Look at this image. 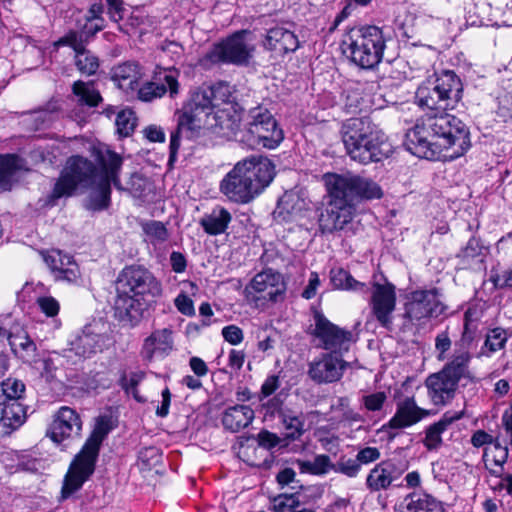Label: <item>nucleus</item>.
I'll return each instance as SVG.
<instances>
[{
	"instance_id": "obj_9",
	"label": "nucleus",
	"mask_w": 512,
	"mask_h": 512,
	"mask_svg": "<svg viewBox=\"0 0 512 512\" xmlns=\"http://www.w3.org/2000/svg\"><path fill=\"white\" fill-rule=\"evenodd\" d=\"M94 182L95 167L92 160L80 154L71 155L45 197L44 206L52 208L60 199L74 196L80 186L87 187Z\"/></svg>"
},
{
	"instance_id": "obj_43",
	"label": "nucleus",
	"mask_w": 512,
	"mask_h": 512,
	"mask_svg": "<svg viewBox=\"0 0 512 512\" xmlns=\"http://www.w3.org/2000/svg\"><path fill=\"white\" fill-rule=\"evenodd\" d=\"M473 312L468 309L464 313V324L461 338L455 343L456 349L467 350L474 341L478 332V322L472 318Z\"/></svg>"
},
{
	"instance_id": "obj_47",
	"label": "nucleus",
	"mask_w": 512,
	"mask_h": 512,
	"mask_svg": "<svg viewBox=\"0 0 512 512\" xmlns=\"http://www.w3.org/2000/svg\"><path fill=\"white\" fill-rule=\"evenodd\" d=\"M75 66L82 75L92 76L97 73L100 62L99 58L86 48L82 55H75Z\"/></svg>"
},
{
	"instance_id": "obj_63",
	"label": "nucleus",
	"mask_w": 512,
	"mask_h": 512,
	"mask_svg": "<svg viewBox=\"0 0 512 512\" xmlns=\"http://www.w3.org/2000/svg\"><path fill=\"white\" fill-rule=\"evenodd\" d=\"M222 336L224 340L231 345H238L244 339L243 330L235 324H230L223 327Z\"/></svg>"
},
{
	"instance_id": "obj_24",
	"label": "nucleus",
	"mask_w": 512,
	"mask_h": 512,
	"mask_svg": "<svg viewBox=\"0 0 512 512\" xmlns=\"http://www.w3.org/2000/svg\"><path fill=\"white\" fill-rule=\"evenodd\" d=\"M306 202L295 193H284L273 211L274 219L279 223H291L304 216Z\"/></svg>"
},
{
	"instance_id": "obj_16",
	"label": "nucleus",
	"mask_w": 512,
	"mask_h": 512,
	"mask_svg": "<svg viewBox=\"0 0 512 512\" xmlns=\"http://www.w3.org/2000/svg\"><path fill=\"white\" fill-rule=\"evenodd\" d=\"M370 299L372 315L383 328L390 330L393 324L392 314L396 307V288L391 282L372 284Z\"/></svg>"
},
{
	"instance_id": "obj_2",
	"label": "nucleus",
	"mask_w": 512,
	"mask_h": 512,
	"mask_svg": "<svg viewBox=\"0 0 512 512\" xmlns=\"http://www.w3.org/2000/svg\"><path fill=\"white\" fill-rule=\"evenodd\" d=\"M323 179L327 202L318 214V226L322 234L342 231L353 221L359 203L379 200L384 195L377 182L360 175L326 173Z\"/></svg>"
},
{
	"instance_id": "obj_15",
	"label": "nucleus",
	"mask_w": 512,
	"mask_h": 512,
	"mask_svg": "<svg viewBox=\"0 0 512 512\" xmlns=\"http://www.w3.org/2000/svg\"><path fill=\"white\" fill-rule=\"evenodd\" d=\"M83 422L80 414L69 406H61L53 414L46 435L55 444L80 436Z\"/></svg>"
},
{
	"instance_id": "obj_58",
	"label": "nucleus",
	"mask_w": 512,
	"mask_h": 512,
	"mask_svg": "<svg viewBox=\"0 0 512 512\" xmlns=\"http://www.w3.org/2000/svg\"><path fill=\"white\" fill-rule=\"evenodd\" d=\"M107 15L112 22L119 23L124 19L125 3L123 0H105Z\"/></svg>"
},
{
	"instance_id": "obj_19",
	"label": "nucleus",
	"mask_w": 512,
	"mask_h": 512,
	"mask_svg": "<svg viewBox=\"0 0 512 512\" xmlns=\"http://www.w3.org/2000/svg\"><path fill=\"white\" fill-rule=\"evenodd\" d=\"M263 47L275 56L284 57L297 51L300 41L292 30L277 25L267 30Z\"/></svg>"
},
{
	"instance_id": "obj_20",
	"label": "nucleus",
	"mask_w": 512,
	"mask_h": 512,
	"mask_svg": "<svg viewBox=\"0 0 512 512\" xmlns=\"http://www.w3.org/2000/svg\"><path fill=\"white\" fill-rule=\"evenodd\" d=\"M107 335L97 331V325L87 324L81 333L71 342V350L77 356L90 358L102 352L106 346Z\"/></svg>"
},
{
	"instance_id": "obj_17",
	"label": "nucleus",
	"mask_w": 512,
	"mask_h": 512,
	"mask_svg": "<svg viewBox=\"0 0 512 512\" xmlns=\"http://www.w3.org/2000/svg\"><path fill=\"white\" fill-rule=\"evenodd\" d=\"M334 354H323L320 359L309 364L308 375L315 383H334L343 377L348 364Z\"/></svg>"
},
{
	"instance_id": "obj_3",
	"label": "nucleus",
	"mask_w": 512,
	"mask_h": 512,
	"mask_svg": "<svg viewBox=\"0 0 512 512\" xmlns=\"http://www.w3.org/2000/svg\"><path fill=\"white\" fill-rule=\"evenodd\" d=\"M163 295L161 281L143 265H126L115 280L114 317L134 328Z\"/></svg>"
},
{
	"instance_id": "obj_46",
	"label": "nucleus",
	"mask_w": 512,
	"mask_h": 512,
	"mask_svg": "<svg viewBox=\"0 0 512 512\" xmlns=\"http://www.w3.org/2000/svg\"><path fill=\"white\" fill-rule=\"evenodd\" d=\"M251 440H256L259 447L271 450L280 444V438L276 433L262 429L256 436L242 435L239 437L240 446H244Z\"/></svg>"
},
{
	"instance_id": "obj_30",
	"label": "nucleus",
	"mask_w": 512,
	"mask_h": 512,
	"mask_svg": "<svg viewBox=\"0 0 512 512\" xmlns=\"http://www.w3.org/2000/svg\"><path fill=\"white\" fill-rule=\"evenodd\" d=\"M307 490L311 492L310 501H301L300 493L298 491L293 493H281L270 499L271 506L269 510L272 512H292L297 508L298 504L316 502L323 495V489L320 487H309Z\"/></svg>"
},
{
	"instance_id": "obj_5",
	"label": "nucleus",
	"mask_w": 512,
	"mask_h": 512,
	"mask_svg": "<svg viewBox=\"0 0 512 512\" xmlns=\"http://www.w3.org/2000/svg\"><path fill=\"white\" fill-rule=\"evenodd\" d=\"M113 429L114 424L111 416L100 415L96 418L91 434L71 460L64 475L60 491L61 501L69 499L74 493L81 490L83 485L92 477L96 470L102 443Z\"/></svg>"
},
{
	"instance_id": "obj_59",
	"label": "nucleus",
	"mask_w": 512,
	"mask_h": 512,
	"mask_svg": "<svg viewBox=\"0 0 512 512\" xmlns=\"http://www.w3.org/2000/svg\"><path fill=\"white\" fill-rule=\"evenodd\" d=\"M280 378L276 374L267 376L261 385L260 392L258 394L259 401H263L265 398L272 396L280 387Z\"/></svg>"
},
{
	"instance_id": "obj_62",
	"label": "nucleus",
	"mask_w": 512,
	"mask_h": 512,
	"mask_svg": "<svg viewBox=\"0 0 512 512\" xmlns=\"http://www.w3.org/2000/svg\"><path fill=\"white\" fill-rule=\"evenodd\" d=\"M37 304L40 310L47 317H55L60 310L59 302L52 296H43L37 299Z\"/></svg>"
},
{
	"instance_id": "obj_29",
	"label": "nucleus",
	"mask_w": 512,
	"mask_h": 512,
	"mask_svg": "<svg viewBox=\"0 0 512 512\" xmlns=\"http://www.w3.org/2000/svg\"><path fill=\"white\" fill-rule=\"evenodd\" d=\"M112 186L113 182L95 180L89 184V195L86 199L85 208L91 212H101L108 210L112 204Z\"/></svg>"
},
{
	"instance_id": "obj_7",
	"label": "nucleus",
	"mask_w": 512,
	"mask_h": 512,
	"mask_svg": "<svg viewBox=\"0 0 512 512\" xmlns=\"http://www.w3.org/2000/svg\"><path fill=\"white\" fill-rule=\"evenodd\" d=\"M231 97L229 85L223 81L212 85L203 84L191 91L181 108L174 113L180 127L186 128V138L194 140L204 135L209 114L215 108L214 103Z\"/></svg>"
},
{
	"instance_id": "obj_34",
	"label": "nucleus",
	"mask_w": 512,
	"mask_h": 512,
	"mask_svg": "<svg viewBox=\"0 0 512 512\" xmlns=\"http://www.w3.org/2000/svg\"><path fill=\"white\" fill-rule=\"evenodd\" d=\"M445 309L434 291H418V322L423 318L436 319Z\"/></svg>"
},
{
	"instance_id": "obj_4",
	"label": "nucleus",
	"mask_w": 512,
	"mask_h": 512,
	"mask_svg": "<svg viewBox=\"0 0 512 512\" xmlns=\"http://www.w3.org/2000/svg\"><path fill=\"white\" fill-rule=\"evenodd\" d=\"M275 175V165L268 157L252 155L239 161L225 175L220 191L232 202L247 204L270 185Z\"/></svg>"
},
{
	"instance_id": "obj_8",
	"label": "nucleus",
	"mask_w": 512,
	"mask_h": 512,
	"mask_svg": "<svg viewBox=\"0 0 512 512\" xmlns=\"http://www.w3.org/2000/svg\"><path fill=\"white\" fill-rule=\"evenodd\" d=\"M342 53L362 69H374L382 61L386 38L382 28L375 25L354 26L341 40Z\"/></svg>"
},
{
	"instance_id": "obj_51",
	"label": "nucleus",
	"mask_w": 512,
	"mask_h": 512,
	"mask_svg": "<svg viewBox=\"0 0 512 512\" xmlns=\"http://www.w3.org/2000/svg\"><path fill=\"white\" fill-rule=\"evenodd\" d=\"M507 339L508 337L506 330L499 327L491 329L486 335L484 347L488 348L490 352L494 353L504 348Z\"/></svg>"
},
{
	"instance_id": "obj_45",
	"label": "nucleus",
	"mask_w": 512,
	"mask_h": 512,
	"mask_svg": "<svg viewBox=\"0 0 512 512\" xmlns=\"http://www.w3.org/2000/svg\"><path fill=\"white\" fill-rule=\"evenodd\" d=\"M55 47H69L75 55H82L86 52L87 45L85 44L80 30L70 29L62 37L54 42Z\"/></svg>"
},
{
	"instance_id": "obj_12",
	"label": "nucleus",
	"mask_w": 512,
	"mask_h": 512,
	"mask_svg": "<svg viewBox=\"0 0 512 512\" xmlns=\"http://www.w3.org/2000/svg\"><path fill=\"white\" fill-rule=\"evenodd\" d=\"M215 108L210 112L206 122L205 132L215 137L230 139L236 136L240 129L241 111L238 104L228 98L214 103Z\"/></svg>"
},
{
	"instance_id": "obj_26",
	"label": "nucleus",
	"mask_w": 512,
	"mask_h": 512,
	"mask_svg": "<svg viewBox=\"0 0 512 512\" xmlns=\"http://www.w3.org/2000/svg\"><path fill=\"white\" fill-rule=\"evenodd\" d=\"M167 91L171 98L179 93V82L176 75L165 73L162 82H146L138 90V98L142 101L149 102L156 98H161Z\"/></svg>"
},
{
	"instance_id": "obj_25",
	"label": "nucleus",
	"mask_w": 512,
	"mask_h": 512,
	"mask_svg": "<svg viewBox=\"0 0 512 512\" xmlns=\"http://www.w3.org/2000/svg\"><path fill=\"white\" fill-rule=\"evenodd\" d=\"M255 419V412L246 404H234L224 409L221 424L224 430L237 433L249 427Z\"/></svg>"
},
{
	"instance_id": "obj_21",
	"label": "nucleus",
	"mask_w": 512,
	"mask_h": 512,
	"mask_svg": "<svg viewBox=\"0 0 512 512\" xmlns=\"http://www.w3.org/2000/svg\"><path fill=\"white\" fill-rule=\"evenodd\" d=\"M249 289L259 294L267 292L268 300L274 303L278 301L279 296L283 295L286 290L285 284L282 281V275L272 268H267L257 273L246 287V291H249Z\"/></svg>"
},
{
	"instance_id": "obj_40",
	"label": "nucleus",
	"mask_w": 512,
	"mask_h": 512,
	"mask_svg": "<svg viewBox=\"0 0 512 512\" xmlns=\"http://www.w3.org/2000/svg\"><path fill=\"white\" fill-rule=\"evenodd\" d=\"M146 373L138 370L127 374L126 369L119 372L117 384L126 395H131L133 399L139 403L145 402V399L140 395L138 386L145 379Z\"/></svg>"
},
{
	"instance_id": "obj_55",
	"label": "nucleus",
	"mask_w": 512,
	"mask_h": 512,
	"mask_svg": "<svg viewBox=\"0 0 512 512\" xmlns=\"http://www.w3.org/2000/svg\"><path fill=\"white\" fill-rule=\"evenodd\" d=\"M137 64L132 62H124L118 64L112 69V78L116 81H127L130 83L136 78Z\"/></svg>"
},
{
	"instance_id": "obj_22",
	"label": "nucleus",
	"mask_w": 512,
	"mask_h": 512,
	"mask_svg": "<svg viewBox=\"0 0 512 512\" xmlns=\"http://www.w3.org/2000/svg\"><path fill=\"white\" fill-rule=\"evenodd\" d=\"M416 424V401L414 397H407L397 403L396 412L391 419L381 427L390 440L398 433L396 430L405 429Z\"/></svg>"
},
{
	"instance_id": "obj_33",
	"label": "nucleus",
	"mask_w": 512,
	"mask_h": 512,
	"mask_svg": "<svg viewBox=\"0 0 512 512\" xmlns=\"http://www.w3.org/2000/svg\"><path fill=\"white\" fill-rule=\"evenodd\" d=\"M394 469L395 466L391 461H382L375 465L367 476V488L375 492L387 489L393 482L394 477L392 473Z\"/></svg>"
},
{
	"instance_id": "obj_10",
	"label": "nucleus",
	"mask_w": 512,
	"mask_h": 512,
	"mask_svg": "<svg viewBox=\"0 0 512 512\" xmlns=\"http://www.w3.org/2000/svg\"><path fill=\"white\" fill-rule=\"evenodd\" d=\"M244 131L247 141L269 150L276 149L284 140V132L280 124L270 110L263 106L249 110Z\"/></svg>"
},
{
	"instance_id": "obj_52",
	"label": "nucleus",
	"mask_w": 512,
	"mask_h": 512,
	"mask_svg": "<svg viewBox=\"0 0 512 512\" xmlns=\"http://www.w3.org/2000/svg\"><path fill=\"white\" fill-rule=\"evenodd\" d=\"M286 408L287 407L284 406V400L279 394L274 395L266 402L261 404V411L263 412L264 418L266 419H274L276 416L280 418Z\"/></svg>"
},
{
	"instance_id": "obj_39",
	"label": "nucleus",
	"mask_w": 512,
	"mask_h": 512,
	"mask_svg": "<svg viewBox=\"0 0 512 512\" xmlns=\"http://www.w3.org/2000/svg\"><path fill=\"white\" fill-rule=\"evenodd\" d=\"M486 248L481 241L472 237L464 248L457 254L461 263L468 267L480 268L484 261Z\"/></svg>"
},
{
	"instance_id": "obj_37",
	"label": "nucleus",
	"mask_w": 512,
	"mask_h": 512,
	"mask_svg": "<svg viewBox=\"0 0 512 512\" xmlns=\"http://www.w3.org/2000/svg\"><path fill=\"white\" fill-rule=\"evenodd\" d=\"M279 419L286 430V439L288 440H299L306 432L305 417L302 412H297L289 407L283 411Z\"/></svg>"
},
{
	"instance_id": "obj_61",
	"label": "nucleus",
	"mask_w": 512,
	"mask_h": 512,
	"mask_svg": "<svg viewBox=\"0 0 512 512\" xmlns=\"http://www.w3.org/2000/svg\"><path fill=\"white\" fill-rule=\"evenodd\" d=\"M174 305L177 310L188 317L195 315V307L193 300L184 292H181L174 299Z\"/></svg>"
},
{
	"instance_id": "obj_35",
	"label": "nucleus",
	"mask_w": 512,
	"mask_h": 512,
	"mask_svg": "<svg viewBox=\"0 0 512 512\" xmlns=\"http://www.w3.org/2000/svg\"><path fill=\"white\" fill-rule=\"evenodd\" d=\"M19 161L17 154H0V193L12 190L14 177L21 168Z\"/></svg>"
},
{
	"instance_id": "obj_42",
	"label": "nucleus",
	"mask_w": 512,
	"mask_h": 512,
	"mask_svg": "<svg viewBox=\"0 0 512 512\" xmlns=\"http://www.w3.org/2000/svg\"><path fill=\"white\" fill-rule=\"evenodd\" d=\"M0 399L5 401L24 402L26 385L17 378L8 377L1 384Z\"/></svg>"
},
{
	"instance_id": "obj_13",
	"label": "nucleus",
	"mask_w": 512,
	"mask_h": 512,
	"mask_svg": "<svg viewBox=\"0 0 512 512\" xmlns=\"http://www.w3.org/2000/svg\"><path fill=\"white\" fill-rule=\"evenodd\" d=\"M89 153L95 167V180L113 182L116 190H124L120 178L124 164L122 155L100 143L91 145Z\"/></svg>"
},
{
	"instance_id": "obj_23",
	"label": "nucleus",
	"mask_w": 512,
	"mask_h": 512,
	"mask_svg": "<svg viewBox=\"0 0 512 512\" xmlns=\"http://www.w3.org/2000/svg\"><path fill=\"white\" fill-rule=\"evenodd\" d=\"M27 409L24 402L0 399V434L9 435L21 427L27 418Z\"/></svg>"
},
{
	"instance_id": "obj_53",
	"label": "nucleus",
	"mask_w": 512,
	"mask_h": 512,
	"mask_svg": "<svg viewBox=\"0 0 512 512\" xmlns=\"http://www.w3.org/2000/svg\"><path fill=\"white\" fill-rule=\"evenodd\" d=\"M186 136V128H181L180 124L177 123L176 128L171 132L170 143H169V156L167 165L172 168L177 161L178 152L181 146V135Z\"/></svg>"
},
{
	"instance_id": "obj_18",
	"label": "nucleus",
	"mask_w": 512,
	"mask_h": 512,
	"mask_svg": "<svg viewBox=\"0 0 512 512\" xmlns=\"http://www.w3.org/2000/svg\"><path fill=\"white\" fill-rule=\"evenodd\" d=\"M44 261L55 281L71 284L76 283L80 278L79 265L72 255L64 253L59 249H52L44 256Z\"/></svg>"
},
{
	"instance_id": "obj_56",
	"label": "nucleus",
	"mask_w": 512,
	"mask_h": 512,
	"mask_svg": "<svg viewBox=\"0 0 512 512\" xmlns=\"http://www.w3.org/2000/svg\"><path fill=\"white\" fill-rule=\"evenodd\" d=\"M19 320L10 314L0 315V343L5 346V340L9 341L14 333V328Z\"/></svg>"
},
{
	"instance_id": "obj_64",
	"label": "nucleus",
	"mask_w": 512,
	"mask_h": 512,
	"mask_svg": "<svg viewBox=\"0 0 512 512\" xmlns=\"http://www.w3.org/2000/svg\"><path fill=\"white\" fill-rule=\"evenodd\" d=\"M156 333H151L147 338L144 339L140 355L143 360L151 362L154 358L157 347V336Z\"/></svg>"
},
{
	"instance_id": "obj_14",
	"label": "nucleus",
	"mask_w": 512,
	"mask_h": 512,
	"mask_svg": "<svg viewBox=\"0 0 512 512\" xmlns=\"http://www.w3.org/2000/svg\"><path fill=\"white\" fill-rule=\"evenodd\" d=\"M313 318L315 326L311 332L317 338L321 347L329 353L342 356L343 352L349 350V343L352 340V332L332 323L321 311L314 310Z\"/></svg>"
},
{
	"instance_id": "obj_57",
	"label": "nucleus",
	"mask_w": 512,
	"mask_h": 512,
	"mask_svg": "<svg viewBox=\"0 0 512 512\" xmlns=\"http://www.w3.org/2000/svg\"><path fill=\"white\" fill-rule=\"evenodd\" d=\"M386 400H387L386 393L383 391H378V392L363 396L362 403L366 410L371 411V412H376V411H380L383 408Z\"/></svg>"
},
{
	"instance_id": "obj_50",
	"label": "nucleus",
	"mask_w": 512,
	"mask_h": 512,
	"mask_svg": "<svg viewBox=\"0 0 512 512\" xmlns=\"http://www.w3.org/2000/svg\"><path fill=\"white\" fill-rule=\"evenodd\" d=\"M143 230L152 242L163 243L169 238L168 229L161 221H149L143 226Z\"/></svg>"
},
{
	"instance_id": "obj_11",
	"label": "nucleus",
	"mask_w": 512,
	"mask_h": 512,
	"mask_svg": "<svg viewBox=\"0 0 512 512\" xmlns=\"http://www.w3.org/2000/svg\"><path fill=\"white\" fill-rule=\"evenodd\" d=\"M249 34L250 30L240 29L214 43L201 59V63L247 65L253 52V48L245 41Z\"/></svg>"
},
{
	"instance_id": "obj_27",
	"label": "nucleus",
	"mask_w": 512,
	"mask_h": 512,
	"mask_svg": "<svg viewBox=\"0 0 512 512\" xmlns=\"http://www.w3.org/2000/svg\"><path fill=\"white\" fill-rule=\"evenodd\" d=\"M457 384L449 379L446 375H442V371L430 375L426 380L428 395L436 405H443L454 397Z\"/></svg>"
},
{
	"instance_id": "obj_54",
	"label": "nucleus",
	"mask_w": 512,
	"mask_h": 512,
	"mask_svg": "<svg viewBox=\"0 0 512 512\" xmlns=\"http://www.w3.org/2000/svg\"><path fill=\"white\" fill-rule=\"evenodd\" d=\"M161 460L159 448L155 446L144 447L138 452V461L142 465V469L150 470L156 466Z\"/></svg>"
},
{
	"instance_id": "obj_6",
	"label": "nucleus",
	"mask_w": 512,
	"mask_h": 512,
	"mask_svg": "<svg viewBox=\"0 0 512 512\" xmlns=\"http://www.w3.org/2000/svg\"><path fill=\"white\" fill-rule=\"evenodd\" d=\"M347 154L361 164L380 162L390 156L392 146L386 134L369 117H355L342 125Z\"/></svg>"
},
{
	"instance_id": "obj_41",
	"label": "nucleus",
	"mask_w": 512,
	"mask_h": 512,
	"mask_svg": "<svg viewBox=\"0 0 512 512\" xmlns=\"http://www.w3.org/2000/svg\"><path fill=\"white\" fill-rule=\"evenodd\" d=\"M296 463L300 473L322 476L330 471L334 472V463L327 454H318L314 457L313 461L298 459Z\"/></svg>"
},
{
	"instance_id": "obj_1",
	"label": "nucleus",
	"mask_w": 512,
	"mask_h": 512,
	"mask_svg": "<svg viewBox=\"0 0 512 512\" xmlns=\"http://www.w3.org/2000/svg\"><path fill=\"white\" fill-rule=\"evenodd\" d=\"M437 100L426 86L418 87V158L429 161H451L462 156L471 146L467 125L454 115L445 113L446 103L461 92V81L453 71L436 73L427 78Z\"/></svg>"
},
{
	"instance_id": "obj_49",
	"label": "nucleus",
	"mask_w": 512,
	"mask_h": 512,
	"mask_svg": "<svg viewBox=\"0 0 512 512\" xmlns=\"http://www.w3.org/2000/svg\"><path fill=\"white\" fill-rule=\"evenodd\" d=\"M361 471V465L357 456L355 458L341 455L336 463H334V472L345 475L349 478H355Z\"/></svg>"
},
{
	"instance_id": "obj_44",
	"label": "nucleus",
	"mask_w": 512,
	"mask_h": 512,
	"mask_svg": "<svg viewBox=\"0 0 512 512\" xmlns=\"http://www.w3.org/2000/svg\"><path fill=\"white\" fill-rule=\"evenodd\" d=\"M116 131L120 138L130 137L137 126V117L132 109L119 111L115 120Z\"/></svg>"
},
{
	"instance_id": "obj_60",
	"label": "nucleus",
	"mask_w": 512,
	"mask_h": 512,
	"mask_svg": "<svg viewBox=\"0 0 512 512\" xmlns=\"http://www.w3.org/2000/svg\"><path fill=\"white\" fill-rule=\"evenodd\" d=\"M418 512H445L441 502L427 494H418Z\"/></svg>"
},
{
	"instance_id": "obj_36",
	"label": "nucleus",
	"mask_w": 512,
	"mask_h": 512,
	"mask_svg": "<svg viewBox=\"0 0 512 512\" xmlns=\"http://www.w3.org/2000/svg\"><path fill=\"white\" fill-rule=\"evenodd\" d=\"M470 359L469 351L456 349L451 361L441 370L442 375H446L458 385L461 378L469 376L468 364Z\"/></svg>"
},
{
	"instance_id": "obj_31",
	"label": "nucleus",
	"mask_w": 512,
	"mask_h": 512,
	"mask_svg": "<svg viewBox=\"0 0 512 512\" xmlns=\"http://www.w3.org/2000/svg\"><path fill=\"white\" fill-rule=\"evenodd\" d=\"M231 221V213L222 206H216L211 213L204 214L199 224L206 234L217 236L226 232Z\"/></svg>"
},
{
	"instance_id": "obj_28",
	"label": "nucleus",
	"mask_w": 512,
	"mask_h": 512,
	"mask_svg": "<svg viewBox=\"0 0 512 512\" xmlns=\"http://www.w3.org/2000/svg\"><path fill=\"white\" fill-rule=\"evenodd\" d=\"M8 343L11 351L23 362L31 363L35 360L37 346L20 321L16 324L14 333Z\"/></svg>"
},
{
	"instance_id": "obj_32",
	"label": "nucleus",
	"mask_w": 512,
	"mask_h": 512,
	"mask_svg": "<svg viewBox=\"0 0 512 512\" xmlns=\"http://www.w3.org/2000/svg\"><path fill=\"white\" fill-rule=\"evenodd\" d=\"M461 414L445 413L442 418L429 425L425 430V437L422 440L424 446L429 450H438L442 445V433L456 420L460 419Z\"/></svg>"
},
{
	"instance_id": "obj_38",
	"label": "nucleus",
	"mask_w": 512,
	"mask_h": 512,
	"mask_svg": "<svg viewBox=\"0 0 512 512\" xmlns=\"http://www.w3.org/2000/svg\"><path fill=\"white\" fill-rule=\"evenodd\" d=\"M93 85V81L84 82L82 80H77L72 84V93L78 98L80 105L96 108L103 101L101 93Z\"/></svg>"
},
{
	"instance_id": "obj_48",
	"label": "nucleus",
	"mask_w": 512,
	"mask_h": 512,
	"mask_svg": "<svg viewBox=\"0 0 512 512\" xmlns=\"http://www.w3.org/2000/svg\"><path fill=\"white\" fill-rule=\"evenodd\" d=\"M147 178L139 172L130 174L123 191L128 192L134 198H144L147 195Z\"/></svg>"
}]
</instances>
